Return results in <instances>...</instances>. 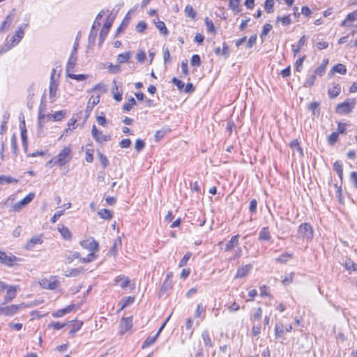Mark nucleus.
<instances>
[{
	"label": "nucleus",
	"mask_w": 357,
	"mask_h": 357,
	"mask_svg": "<svg viewBox=\"0 0 357 357\" xmlns=\"http://www.w3.org/2000/svg\"><path fill=\"white\" fill-rule=\"evenodd\" d=\"M43 240L40 236L32 237L25 245L24 248L26 250H32L36 244H41Z\"/></svg>",
	"instance_id": "nucleus-22"
},
{
	"label": "nucleus",
	"mask_w": 357,
	"mask_h": 357,
	"mask_svg": "<svg viewBox=\"0 0 357 357\" xmlns=\"http://www.w3.org/2000/svg\"><path fill=\"white\" fill-rule=\"evenodd\" d=\"M331 73H338L341 75H345L347 73V68L344 65L338 63L332 68Z\"/></svg>",
	"instance_id": "nucleus-34"
},
{
	"label": "nucleus",
	"mask_w": 357,
	"mask_h": 357,
	"mask_svg": "<svg viewBox=\"0 0 357 357\" xmlns=\"http://www.w3.org/2000/svg\"><path fill=\"white\" fill-rule=\"evenodd\" d=\"M345 266L348 271H356L357 269V264L351 260L346 261Z\"/></svg>",
	"instance_id": "nucleus-64"
},
{
	"label": "nucleus",
	"mask_w": 357,
	"mask_h": 357,
	"mask_svg": "<svg viewBox=\"0 0 357 357\" xmlns=\"http://www.w3.org/2000/svg\"><path fill=\"white\" fill-rule=\"evenodd\" d=\"M112 22H113V20H107L105 22V24L100 31V36H99V45H101V44L103 43L105 38L107 37V36L109 33V29L112 26Z\"/></svg>",
	"instance_id": "nucleus-11"
},
{
	"label": "nucleus",
	"mask_w": 357,
	"mask_h": 357,
	"mask_svg": "<svg viewBox=\"0 0 357 357\" xmlns=\"http://www.w3.org/2000/svg\"><path fill=\"white\" fill-rule=\"evenodd\" d=\"M202 338L203 340L204 346L206 348L208 349L213 347L212 340L209 335V333L208 331L204 330L202 333Z\"/></svg>",
	"instance_id": "nucleus-24"
},
{
	"label": "nucleus",
	"mask_w": 357,
	"mask_h": 357,
	"mask_svg": "<svg viewBox=\"0 0 357 357\" xmlns=\"http://www.w3.org/2000/svg\"><path fill=\"white\" fill-rule=\"evenodd\" d=\"M59 231L62 236V237L66 240H70L72 238V234L68 227L65 226H62L59 228Z\"/></svg>",
	"instance_id": "nucleus-31"
},
{
	"label": "nucleus",
	"mask_w": 357,
	"mask_h": 357,
	"mask_svg": "<svg viewBox=\"0 0 357 357\" xmlns=\"http://www.w3.org/2000/svg\"><path fill=\"white\" fill-rule=\"evenodd\" d=\"M96 255L93 253V252H91V253H89L86 257H81L80 258V262H82V263H90L91 261H93L95 259H96Z\"/></svg>",
	"instance_id": "nucleus-50"
},
{
	"label": "nucleus",
	"mask_w": 357,
	"mask_h": 357,
	"mask_svg": "<svg viewBox=\"0 0 357 357\" xmlns=\"http://www.w3.org/2000/svg\"><path fill=\"white\" fill-rule=\"evenodd\" d=\"M81 256L78 252H70L69 255L66 256V264H70L75 259L80 260Z\"/></svg>",
	"instance_id": "nucleus-37"
},
{
	"label": "nucleus",
	"mask_w": 357,
	"mask_h": 357,
	"mask_svg": "<svg viewBox=\"0 0 357 357\" xmlns=\"http://www.w3.org/2000/svg\"><path fill=\"white\" fill-rule=\"evenodd\" d=\"M239 235H235L231 237V240L229 241L226 244L225 251H230L234 247L238 245Z\"/></svg>",
	"instance_id": "nucleus-26"
},
{
	"label": "nucleus",
	"mask_w": 357,
	"mask_h": 357,
	"mask_svg": "<svg viewBox=\"0 0 357 357\" xmlns=\"http://www.w3.org/2000/svg\"><path fill=\"white\" fill-rule=\"evenodd\" d=\"M215 54L216 55H224L226 58H227L229 56V46L226 43H223L222 49H221L220 47H217L215 48Z\"/></svg>",
	"instance_id": "nucleus-25"
},
{
	"label": "nucleus",
	"mask_w": 357,
	"mask_h": 357,
	"mask_svg": "<svg viewBox=\"0 0 357 357\" xmlns=\"http://www.w3.org/2000/svg\"><path fill=\"white\" fill-rule=\"evenodd\" d=\"M82 324V321H76L75 323H74L69 333L70 335H74L81 328Z\"/></svg>",
	"instance_id": "nucleus-54"
},
{
	"label": "nucleus",
	"mask_w": 357,
	"mask_h": 357,
	"mask_svg": "<svg viewBox=\"0 0 357 357\" xmlns=\"http://www.w3.org/2000/svg\"><path fill=\"white\" fill-rule=\"evenodd\" d=\"M172 82L175 84L180 91L183 90L185 86V84L176 77L172 78Z\"/></svg>",
	"instance_id": "nucleus-59"
},
{
	"label": "nucleus",
	"mask_w": 357,
	"mask_h": 357,
	"mask_svg": "<svg viewBox=\"0 0 357 357\" xmlns=\"http://www.w3.org/2000/svg\"><path fill=\"white\" fill-rule=\"evenodd\" d=\"M334 169L336 171L340 178L342 177L343 174V169H342V163L340 161H335L333 164Z\"/></svg>",
	"instance_id": "nucleus-41"
},
{
	"label": "nucleus",
	"mask_w": 357,
	"mask_h": 357,
	"mask_svg": "<svg viewBox=\"0 0 357 357\" xmlns=\"http://www.w3.org/2000/svg\"><path fill=\"white\" fill-rule=\"evenodd\" d=\"M157 339L158 337L155 335L154 336H149L143 342L142 348L145 349L150 347L151 345L154 344Z\"/></svg>",
	"instance_id": "nucleus-38"
},
{
	"label": "nucleus",
	"mask_w": 357,
	"mask_h": 357,
	"mask_svg": "<svg viewBox=\"0 0 357 357\" xmlns=\"http://www.w3.org/2000/svg\"><path fill=\"white\" fill-rule=\"evenodd\" d=\"M20 258L17 257L12 253L7 254L5 252L0 251V261L8 267H13L17 264V262L21 261Z\"/></svg>",
	"instance_id": "nucleus-3"
},
{
	"label": "nucleus",
	"mask_w": 357,
	"mask_h": 357,
	"mask_svg": "<svg viewBox=\"0 0 357 357\" xmlns=\"http://www.w3.org/2000/svg\"><path fill=\"white\" fill-rule=\"evenodd\" d=\"M130 284V280L124 275H119L115 279V284H119L121 288H126Z\"/></svg>",
	"instance_id": "nucleus-23"
},
{
	"label": "nucleus",
	"mask_w": 357,
	"mask_h": 357,
	"mask_svg": "<svg viewBox=\"0 0 357 357\" xmlns=\"http://www.w3.org/2000/svg\"><path fill=\"white\" fill-rule=\"evenodd\" d=\"M357 20V10H355L352 13H349L347 15V17L344 20H343L341 23L342 26H347L348 22H354Z\"/></svg>",
	"instance_id": "nucleus-28"
},
{
	"label": "nucleus",
	"mask_w": 357,
	"mask_h": 357,
	"mask_svg": "<svg viewBox=\"0 0 357 357\" xmlns=\"http://www.w3.org/2000/svg\"><path fill=\"white\" fill-rule=\"evenodd\" d=\"M134 300H135L134 297H132V296L123 297L120 301V303L121 304V308L119 310H122L128 305L132 304L134 302Z\"/></svg>",
	"instance_id": "nucleus-35"
},
{
	"label": "nucleus",
	"mask_w": 357,
	"mask_h": 357,
	"mask_svg": "<svg viewBox=\"0 0 357 357\" xmlns=\"http://www.w3.org/2000/svg\"><path fill=\"white\" fill-rule=\"evenodd\" d=\"M271 238L268 227H263L259 234V240L260 241H268Z\"/></svg>",
	"instance_id": "nucleus-21"
},
{
	"label": "nucleus",
	"mask_w": 357,
	"mask_h": 357,
	"mask_svg": "<svg viewBox=\"0 0 357 357\" xmlns=\"http://www.w3.org/2000/svg\"><path fill=\"white\" fill-rule=\"evenodd\" d=\"M59 282L58 281L55 276H52L50 278H45L42 280L40 282V285L44 289L52 290L56 289L59 287Z\"/></svg>",
	"instance_id": "nucleus-8"
},
{
	"label": "nucleus",
	"mask_w": 357,
	"mask_h": 357,
	"mask_svg": "<svg viewBox=\"0 0 357 357\" xmlns=\"http://www.w3.org/2000/svg\"><path fill=\"white\" fill-rule=\"evenodd\" d=\"M58 83L56 81H50L49 86L50 99L52 102L56 100Z\"/></svg>",
	"instance_id": "nucleus-16"
},
{
	"label": "nucleus",
	"mask_w": 357,
	"mask_h": 357,
	"mask_svg": "<svg viewBox=\"0 0 357 357\" xmlns=\"http://www.w3.org/2000/svg\"><path fill=\"white\" fill-rule=\"evenodd\" d=\"M98 155L99 161H100L102 167L103 168H105L106 167H107L109 165V161L107 160V158L100 151L98 152Z\"/></svg>",
	"instance_id": "nucleus-43"
},
{
	"label": "nucleus",
	"mask_w": 357,
	"mask_h": 357,
	"mask_svg": "<svg viewBox=\"0 0 357 357\" xmlns=\"http://www.w3.org/2000/svg\"><path fill=\"white\" fill-rule=\"evenodd\" d=\"M190 63L193 66H199L201 65L200 56L198 54H193L190 59Z\"/></svg>",
	"instance_id": "nucleus-53"
},
{
	"label": "nucleus",
	"mask_w": 357,
	"mask_h": 357,
	"mask_svg": "<svg viewBox=\"0 0 357 357\" xmlns=\"http://www.w3.org/2000/svg\"><path fill=\"white\" fill-rule=\"evenodd\" d=\"M132 53L130 52H126L122 54H120L117 56V62L119 63H123L127 62L130 58L131 57Z\"/></svg>",
	"instance_id": "nucleus-33"
},
{
	"label": "nucleus",
	"mask_w": 357,
	"mask_h": 357,
	"mask_svg": "<svg viewBox=\"0 0 357 357\" xmlns=\"http://www.w3.org/2000/svg\"><path fill=\"white\" fill-rule=\"evenodd\" d=\"M85 160L87 162H92L93 160V149H87L86 150Z\"/></svg>",
	"instance_id": "nucleus-56"
},
{
	"label": "nucleus",
	"mask_w": 357,
	"mask_h": 357,
	"mask_svg": "<svg viewBox=\"0 0 357 357\" xmlns=\"http://www.w3.org/2000/svg\"><path fill=\"white\" fill-rule=\"evenodd\" d=\"M339 133L337 132H333L328 138V142L331 145H333L338 139Z\"/></svg>",
	"instance_id": "nucleus-49"
},
{
	"label": "nucleus",
	"mask_w": 357,
	"mask_h": 357,
	"mask_svg": "<svg viewBox=\"0 0 357 357\" xmlns=\"http://www.w3.org/2000/svg\"><path fill=\"white\" fill-rule=\"evenodd\" d=\"M241 0H229V7L234 11L235 13H239V4Z\"/></svg>",
	"instance_id": "nucleus-44"
},
{
	"label": "nucleus",
	"mask_w": 357,
	"mask_h": 357,
	"mask_svg": "<svg viewBox=\"0 0 357 357\" xmlns=\"http://www.w3.org/2000/svg\"><path fill=\"white\" fill-rule=\"evenodd\" d=\"M272 25L270 24H265L264 25L263 30L260 36L262 40H264V37H265L268 33V32L272 29Z\"/></svg>",
	"instance_id": "nucleus-55"
},
{
	"label": "nucleus",
	"mask_w": 357,
	"mask_h": 357,
	"mask_svg": "<svg viewBox=\"0 0 357 357\" xmlns=\"http://www.w3.org/2000/svg\"><path fill=\"white\" fill-rule=\"evenodd\" d=\"M24 36V32L21 27H19L18 29L15 31V35L12 36L10 40V47L15 46L17 44L20 43V41L23 38Z\"/></svg>",
	"instance_id": "nucleus-13"
},
{
	"label": "nucleus",
	"mask_w": 357,
	"mask_h": 357,
	"mask_svg": "<svg viewBox=\"0 0 357 357\" xmlns=\"http://www.w3.org/2000/svg\"><path fill=\"white\" fill-rule=\"evenodd\" d=\"M77 62V55L70 54L66 65V73L73 71Z\"/></svg>",
	"instance_id": "nucleus-20"
},
{
	"label": "nucleus",
	"mask_w": 357,
	"mask_h": 357,
	"mask_svg": "<svg viewBox=\"0 0 357 357\" xmlns=\"http://www.w3.org/2000/svg\"><path fill=\"white\" fill-rule=\"evenodd\" d=\"M108 69L109 71L113 74L119 73L121 71V67L119 65H113L112 63L109 64Z\"/></svg>",
	"instance_id": "nucleus-62"
},
{
	"label": "nucleus",
	"mask_w": 357,
	"mask_h": 357,
	"mask_svg": "<svg viewBox=\"0 0 357 357\" xmlns=\"http://www.w3.org/2000/svg\"><path fill=\"white\" fill-rule=\"evenodd\" d=\"M191 256H192V254L190 252H187L183 256V257L181 259V261H180V262L178 264V266L179 267L184 266L187 264L188 261L190 259Z\"/></svg>",
	"instance_id": "nucleus-58"
},
{
	"label": "nucleus",
	"mask_w": 357,
	"mask_h": 357,
	"mask_svg": "<svg viewBox=\"0 0 357 357\" xmlns=\"http://www.w3.org/2000/svg\"><path fill=\"white\" fill-rule=\"evenodd\" d=\"M132 326V317H123L120 323V333L128 331Z\"/></svg>",
	"instance_id": "nucleus-12"
},
{
	"label": "nucleus",
	"mask_w": 357,
	"mask_h": 357,
	"mask_svg": "<svg viewBox=\"0 0 357 357\" xmlns=\"http://www.w3.org/2000/svg\"><path fill=\"white\" fill-rule=\"evenodd\" d=\"M98 214L104 220H110L113 217L112 211L106 208L100 209L98 211Z\"/></svg>",
	"instance_id": "nucleus-29"
},
{
	"label": "nucleus",
	"mask_w": 357,
	"mask_h": 357,
	"mask_svg": "<svg viewBox=\"0 0 357 357\" xmlns=\"http://www.w3.org/2000/svg\"><path fill=\"white\" fill-rule=\"evenodd\" d=\"M17 289H20L18 285H8L6 288V294L4 296L3 303L6 304L11 302L16 297Z\"/></svg>",
	"instance_id": "nucleus-9"
},
{
	"label": "nucleus",
	"mask_w": 357,
	"mask_h": 357,
	"mask_svg": "<svg viewBox=\"0 0 357 357\" xmlns=\"http://www.w3.org/2000/svg\"><path fill=\"white\" fill-rule=\"evenodd\" d=\"M292 257V254L289 253H284L281 255L280 257L275 259L276 262L285 264L288 261L289 259Z\"/></svg>",
	"instance_id": "nucleus-39"
},
{
	"label": "nucleus",
	"mask_w": 357,
	"mask_h": 357,
	"mask_svg": "<svg viewBox=\"0 0 357 357\" xmlns=\"http://www.w3.org/2000/svg\"><path fill=\"white\" fill-rule=\"evenodd\" d=\"M298 234L303 238L312 239L313 237V231L311 225L308 223H303L298 228Z\"/></svg>",
	"instance_id": "nucleus-6"
},
{
	"label": "nucleus",
	"mask_w": 357,
	"mask_h": 357,
	"mask_svg": "<svg viewBox=\"0 0 357 357\" xmlns=\"http://www.w3.org/2000/svg\"><path fill=\"white\" fill-rule=\"evenodd\" d=\"M66 112L65 111L61 110L56 112L54 114H49L47 116V118L50 119H53L55 121H61L66 115ZM46 117V115L40 114L38 116V120H39V125L42 126L41 125V119H45Z\"/></svg>",
	"instance_id": "nucleus-10"
},
{
	"label": "nucleus",
	"mask_w": 357,
	"mask_h": 357,
	"mask_svg": "<svg viewBox=\"0 0 357 357\" xmlns=\"http://www.w3.org/2000/svg\"><path fill=\"white\" fill-rule=\"evenodd\" d=\"M80 245L90 252L97 251L99 247L98 243L93 237L80 241Z\"/></svg>",
	"instance_id": "nucleus-7"
},
{
	"label": "nucleus",
	"mask_w": 357,
	"mask_h": 357,
	"mask_svg": "<svg viewBox=\"0 0 357 357\" xmlns=\"http://www.w3.org/2000/svg\"><path fill=\"white\" fill-rule=\"evenodd\" d=\"M147 28V24L144 21H140L136 26V30L139 33H143Z\"/></svg>",
	"instance_id": "nucleus-57"
},
{
	"label": "nucleus",
	"mask_w": 357,
	"mask_h": 357,
	"mask_svg": "<svg viewBox=\"0 0 357 357\" xmlns=\"http://www.w3.org/2000/svg\"><path fill=\"white\" fill-rule=\"evenodd\" d=\"M330 98L333 99L339 96L341 92V86L338 84H333V86L328 90Z\"/></svg>",
	"instance_id": "nucleus-18"
},
{
	"label": "nucleus",
	"mask_w": 357,
	"mask_h": 357,
	"mask_svg": "<svg viewBox=\"0 0 357 357\" xmlns=\"http://www.w3.org/2000/svg\"><path fill=\"white\" fill-rule=\"evenodd\" d=\"M67 76L68 77L75 79L77 81H83V80L86 79L88 77V75H84V74L75 75V74L70 73V72L67 73Z\"/></svg>",
	"instance_id": "nucleus-42"
},
{
	"label": "nucleus",
	"mask_w": 357,
	"mask_h": 357,
	"mask_svg": "<svg viewBox=\"0 0 357 357\" xmlns=\"http://www.w3.org/2000/svg\"><path fill=\"white\" fill-rule=\"evenodd\" d=\"M205 23L207 28V31L210 33H215V26L212 20H209L208 17L205 18Z\"/></svg>",
	"instance_id": "nucleus-46"
},
{
	"label": "nucleus",
	"mask_w": 357,
	"mask_h": 357,
	"mask_svg": "<svg viewBox=\"0 0 357 357\" xmlns=\"http://www.w3.org/2000/svg\"><path fill=\"white\" fill-rule=\"evenodd\" d=\"M253 326H252V334L254 335V336H257L260 332H261V324L259 323H255L253 324Z\"/></svg>",
	"instance_id": "nucleus-60"
},
{
	"label": "nucleus",
	"mask_w": 357,
	"mask_h": 357,
	"mask_svg": "<svg viewBox=\"0 0 357 357\" xmlns=\"http://www.w3.org/2000/svg\"><path fill=\"white\" fill-rule=\"evenodd\" d=\"M71 153L72 149L70 146H65L61 149L58 155L50 160L49 163H53L54 165L62 167L71 160L73 158Z\"/></svg>",
	"instance_id": "nucleus-1"
},
{
	"label": "nucleus",
	"mask_w": 357,
	"mask_h": 357,
	"mask_svg": "<svg viewBox=\"0 0 357 357\" xmlns=\"http://www.w3.org/2000/svg\"><path fill=\"white\" fill-rule=\"evenodd\" d=\"M185 13L186 15L192 19H194L196 16V12L190 5H187L185 8Z\"/></svg>",
	"instance_id": "nucleus-45"
},
{
	"label": "nucleus",
	"mask_w": 357,
	"mask_h": 357,
	"mask_svg": "<svg viewBox=\"0 0 357 357\" xmlns=\"http://www.w3.org/2000/svg\"><path fill=\"white\" fill-rule=\"evenodd\" d=\"M121 246V239L120 237L116 238L113 242V245L109 250L111 255L115 256L117 253L119 248Z\"/></svg>",
	"instance_id": "nucleus-32"
},
{
	"label": "nucleus",
	"mask_w": 357,
	"mask_h": 357,
	"mask_svg": "<svg viewBox=\"0 0 357 357\" xmlns=\"http://www.w3.org/2000/svg\"><path fill=\"white\" fill-rule=\"evenodd\" d=\"M27 305L22 303L19 305H11L6 307H0V315L13 316L15 314L20 310L24 309Z\"/></svg>",
	"instance_id": "nucleus-4"
},
{
	"label": "nucleus",
	"mask_w": 357,
	"mask_h": 357,
	"mask_svg": "<svg viewBox=\"0 0 357 357\" xmlns=\"http://www.w3.org/2000/svg\"><path fill=\"white\" fill-rule=\"evenodd\" d=\"M284 333V326L282 324H276L275 328V334L276 337H280Z\"/></svg>",
	"instance_id": "nucleus-47"
},
{
	"label": "nucleus",
	"mask_w": 357,
	"mask_h": 357,
	"mask_svg": "<svg viewBox=\"0 0 357 357\" xmlns=\"http://www.w3.org/2000/svg\"><path fill=\"white\" fill-rule=\"evenodd\" d=\"M112 89L114 99L117 102L121 101L123 91L122 89H119V86H117L116 81L113 82V86Z\"/></svg>",
	"instance_id": "nucleus-19"
},
{
	"label": "nucleus",
	"mask_w": 357,
	"mask_h": 357,
	"mask_svg": "<svg viewBox=\"0 0 357 357\" xmlns=\"http://www.w3.org/2000/svg\"><path fill=\"white\" fill-rule=\"evenodd\" d=\"M252 264H247L245 266H243L242 267H240L236 272L235 278H242L245 277L248 273L252 270Z\"/></svg>",
	"instance_id": "nucleus-15"
},
{
	"label": "nucleus",
	"mask_w": 357,
	"mask_h": 357,
	"mask_svg": "<svg viewBox=\"0 0 357 357\" xmlns=\"http://www.w3.org/2000/svg\"><path fill=\"white\" fill-rule=\"evenodd\" d=\"M274 0H266L264 3V8L268 13L273 12Z\"/></svg>",
	"instance_id": "nucleus-48"
},
{
	"label": "nucleus",
	"mask_w": 357,
	"mask_h": 357,
	"mask_svg": "<svg viewBox=\"0 0 357 357\" xmlns=\"http://www.w3.org/2000/svg\"><path fill=\"white\" fill-rule=\"evenodd\" d=\"M317 75L313 73L309 76L307 77L305 82L303 84V86L306 88L311 87L315 82V80L317 79Z\"/></svg>",
	"instance_id": "nucleus-36"
},
{
	"label": "nucleus",
	"mask_w": 357,
	"mask_h": 357,
	"mask_svg": "<svg viewBox=\"0 0 357 357\" xmlns=\"http://www.w3.org/2000/svg\"><path fill=\"white\" fill-rule=\"evenodd\" d=\"M262 316V309L259 307L256 309L255 312L251 315L250 320L253 324L257 321L259 323Z\"/></svg>",
	"instance_id": "nucleus-30"
},
{
	"label": "nucleus",
	"mask_w": 357,
	"mask_h": 357,
	"mask_svg": "<svg viewBox=\"0 0 357 357\" xmlns=\"http://www.w3.org/2000/svg\"><path fill=\"white\" fill-rule=\"evenodd\" d=\"M91 135L97 142L101 144L111 139V135H104L102 131H100L97 129L95 125H93L92 126Z\"/></svg>",
	"instance_id": "nucleus-5"
},
{
	"label": "nucleus",
	"mask_w": 357,
	"mask_h": 357,
	"mask_svg": "<svg viewBox=\"0 0 357 357\" xmlns=\"http://www.w3.org/2000/svg\"><path fill=\"white\" fill-rule=\"evenodd\" d=\"M355 105V99H347L344 102L338 104L335 108V111L340 114H347L352 111Z\"/></svg>",
	"instance_id": "nucleus-2"
},
{
	"label": "nucleus",
	"mask_w": 357,
	"mask_h": 357,
	"mask_svg": "<svg viewBox=\"0 0 357 357\" xmlns=\"http://www.w3.org/2000/svg\"><path fill=\"white\" fill-rule=\"evenodd\" d=\"M319 102H311L308 105L307 108L309 110L312 111L313 114H315L317 111L319 112Z\"/></svg>",
	"instance_id": "nucleus-61"
},
{
	"label": "nucleus",
	"mask_w": 357,
	"mask_h": 357,
	"mask_svg": "<svg viewBox=\"0 0 357 357\" xmlns=\"http://www.w3.org/2000/svg\"><path fill=\"white\" fill-rule=\"evenodd\" d=\"M305 59V56L298 58L296 61V70L301 72L303 66V63Z\"/></svg>",
	"instance_id": "nucleus-63"
},
{
	"label": "nucleus",
	"mask_w": 357,
	"mask_h": 357,
	"mask_svg": "<svg viewBox=\"0 0 357 357\" xmlns=\"http://www.w3.org/2000/svg\"><path fill=\"white\" fill-rule=\"evenodd\" d=\"M136 104H137V102H136L135 99L133 97H130L128 99V103H125L123 105V109L126 110L127 112H129L131 110L132 107L133 105H135Z\"/></svg>",
	"instance_id": "nucleus-40"
},
{
	"label": "nucleus",
	"mask_w": 357,
	"mask_h": 357,
	"mask_svg": "<svg viewBox=\"0 0 357 357\" xmlns=\"http://www.w3.org/2000/svg\"><path fill=\"white\" fill-rule=\"evenodd\" d=\"M281 22L284 25H289L291 23V20L289 15H285L284 17L278 16L276 19V22Z\"/></svg>",
	"instance_id": "nucleus-52"
},
{
	"label": "nucleus",
	"mask_w": 357,
	"mask_h": 357,
	"mask_svg": "<svg viewBox=\"0 0 357 357\" xmlns=\"http://www.w3.org/2000/svg\"><path fill=\"white\" fill-rule=\"evenodd\" d=\"M145 145L146 144L143 140L137 139L135 144V149L139 153L144 149Z\"/></svg>",
	"instance_id": "nucleus-51"
},
{
	"label": "nucleus",
	"mask_w": 357,
	"mask_h": 357,
	"mask_svg": "<svg viewBox=\"0 0 357 357\" xmlns=\"http://www.w3.org/2000/svg\"><path fill=\"white\" fill-rule=\"evenodd\" d=\"M20 129H21V138L22 146L25 152H26L28 148V142H27V135H26V130L25 128V121L23 120L20 123Z\"/></svg>",
	"instance_id": "nucleus-14"
},
{
	"label": "nucleus",
	"mask_w": 357,
	"mask_h": 357,
	"mask_svg": "<svg viewBox=\"0 0 357 357\" xmlns=\"http://www.w3.org/2000/svg\"><path fill=\"white\" fill-rule=\"evenodd\" d=\"M99 102H100V96H97L95 97L91 96L88 101L87 106L86 108V112H91L93 109V107L95 105H96L97 104H98Z\"/></svg>",
	"instance_id": "nucleus-27"
},
{
	"label": "nucleus",
	"mask_w": 357,
	"mask_h": 357,
	"mask_svg": "<svg viewBox=\"0 0 357 357\" xmlns=\"http://www.w3.org/2000/svg\"><path fill=\"white\" fill-rule=\"evenodd\" d=\"M153 23L155 24L156 28L159 30L160 33L163 36H167L169 31L166 27V25L164 22L159 20L157 17L156 19L153 20Z\"/></svg>",
	"instance_id": "nucleus-17"
}]
</instances>
